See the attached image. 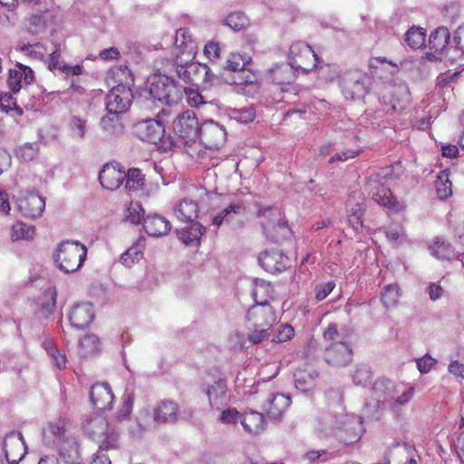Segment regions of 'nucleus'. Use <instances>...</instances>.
Segmentation results:
<instances>
[{
    "mask_svg": "<svg viewBox=\"0 0 464 464\" xmlns=\"http://www.w3.org/2000/svg\"><path fill=\"white\" fill-rule=\"evenodd\" d=\"M253 401L269 418L279 419L291 404V399L281 393H273L269 390H263L256 392Z\"/></svg>",
    "mask_w": 464,
    "mask_h": 464,
    "instance_id": "1a4fd4ad",
    "label": "nucleus"
},
{
    "mask_svg": "<svg viewBox=\"0 0 464 464\" xmlns=\"http://www.w3.org/2000/svg\"><path fill=\"white\" fill-rule=\"evenodd\" d=\"M150 93L155 99L168 105L178 103L183 95V87L167 76H154L150 86Z\"/></svg>",
    "mask_w": 464,
    "mask_h": 464,
    "instance_id": "9d476101",
    "label": "nucleus"
},
{
    "mask_svg": "<svg viewBox=\"0 0 464 464\" xmlns=\"http://www.w3.org/2000/svg\"><path fill=\"white\" fill-rule=\"evenodd\" d=\"M353 331L348 327L339 328L337 324L332 323L327 325L323 334V338L326 342L334 343H351Z\"/></svg>",
    "mask_w": 464,
    "mask_h": 464,
    "instance_id": "72a5a7b5",
    "label": "nucleus"
},
{
    "mask_svg": "<svg viewBox=\"0 0 464 464\" xmlns=\"http://www.w3.org/2000/svg\"><path fill=\"white\" fill-rule=\"evenodd\" d=\"M319 73L320 77L327 82H333L335 79L339 80V76L341 75L339 67L336 64L331 63L321 66Z\"/></svg>",
    "mask_w": 464,
    "mask_h": 464,
    "instance_id": "69168bd1",
    "label": "nucleus"
},
{
    "mask_svg": "<svg viewBox=\"0 0 464 464\" xmlns=\"http://www.w3.org/2000/svg\"><path fill=\"white\" fill-rule=\"evenodd\" d=\"M373 200L386 208L388 214H398L404 210L405 204L399 201L391 188L384 184H380L372 192Z\"/></svg>",
    "mask_w": 464,
    "mask_h": 464,
    "instance_id": "6ab92c4d",
    "label": "nucleus"
},
{
    "mask_svg": "<svg viewBox=\"0 0 464 464\" xmlns=\"http://www.w3.org/2000/svg\"><path fill=\"white\" fill-rule=\"evenodd\" d=\"M90 399L94 408L98 411H110L114 400V395L109 384H93L90 392Z\"/></svg>",
    "mask_w": 464,
    "mask_h": 464,
    "instance_id": "5701e85b",
    "label": "nucleus"
},
{
    "mask_svg": "<svg viewBox=\"0 0 464 464\" xmlns=\"http://www.w3.org/2000/svg\"><path fill=\"white\" fill-rule=\"evenodd\" d=\"M415 448L408 442H392L385 458L388 464H417L416 459L413 457Z\"/></svg>",
    "mask_w": 464,
    "mask_h": 464,
    "instance_id": "f3484780",
    "label": "nucleus"
},
{
    "mask_svg": "<svg viewBox=\"0 0 464 464\" xmlns=\"http://www.w3.org/2000/svg\"><path fill=\"white\" fill-rule=\"evenodd\" d=\"M414 393L415 389L412 386L403 383L396 385L393 397L390 398L392 401V406L396 408L405 405L412 399Z\"/></svg>",
    "mask_w": 464,
    "mask_h": 464,
    "instance_id": "37998d69",
    "label": "nucleus"
},
{
    "mask_svg": "<svg viewBox=\"0 0 464 464\" xmlns=\"http://www.w3.org/2000/svg\"><path fill=\"white\" fill-rule=\"evenodd\" d=\"M87 256V248L77 241L62 242L54 254V260L60 270L65 273L77 271Z\"/></svg>",
    "mask_w": 464,
    "mask_h": 464,
    "instance_id": "39448f33",
    "label": "nucleus"
},
{
    "mask_svg": "<svg viewBox=\"0 0 464 464\" xmlns=\"http://www.w3.org/2000/svg\"><path fill=\"white\" fill-rule=\"evenodd\" d=\"M108 420L102 416L92 418L84 425V430L93 440H101L104 433L110 430Z\"/></svg>",
    "mask_w": 464,
    "mask_h": 464,
    "instance_id": "e433bc0d",
    "label": "nucleus"
},
{
    "mask_svg": "<svg viewBox=\"0 0 464 464\" xmlns=\"http://www.w3.org/2000/svg\"><path fill=\"white\" fill-rule=\"evenodd\" d=\"M225 24L232 30L238 32L246 29L250 25V20L245 13L235 11L227 14L225 19Z\"/></svg>",
    "mask_w": 464,
    "mask_h": 464,
    "instance_id": "de8ad7c7",
    "label": "nucleus"
},
{
    "mask_svg": "<svg viewBox=\"0 0 464 464\" xmlns=\"http://www.w3.org/2000/svg\"><path fill=\"white\" fill-rule=\"evenodd\" d=\"M4 450L9 463H18L26 454V445L20 432H10L4 440Z\"/></svg>",
    "mask_w": 464,
    "mask_h": 464,
    "instance_id": "a211bd4d",
    "label": "nucleus"
},
{
    "mask_svg": "<svg viewBox=\"0 0 464 464\" xmlns=\"http://www.w3.org/2000/svg\"><path fill=\"white\" fill-rule=\"evenodd\" d=\"M99 444L100 453L102 451H108L111 450H116L119 448V434L114 429H110L104 433V436L101 437V440H96Z\"/></svg>",
    "mask_w": 464,
    "mask_h": 464,
    "instance_id": "603ef678",
    "label": "nucleus"
},
{
    "mask_svg": "<svg viewBox=\"0 0 464 464\" xmlns=\"http://www.w3.org/2000/svg\"><path fill=\"white\" fill-rule=\"evenodd\" d=\"M231 118L242 123H249L255 120L256 111L253 107L234 109Z\"/></svg>",
    "mask_w": 464,
    "mask_h": 464,
    "instance_id": "052dcab7",
    "label": "nucleus"
},
{
    "mask_svg": "<svg viewBox=\"0 0 464 464\" xmlns=\"http://www.w3.org/2000/svg\"><path fill=\"white\" fill-rule=\"evenodd\" d=\"M183 93L186 94L187 102L190 107L198 108L207 103L205 98L198 89L183 88Z\"/></svg>",
    "mask_w": 464,
    "mask_h": 464,
    "instance_id": "e2e57ef3",
    "label": "nucleus"
},
{
    "mask_svg": "<svg viewBox=\"0 0 464 464\" xmlns=\"http://www.w3.org/2000/svg\"><path fill=\"white\" fill-rule=\"evenodd\" d=\"M211 408L219 410L227 402V385L225 380H218L214 382L207 391Z\"/></svg>",
    "mask_w": 464,
    "mask_h": 464,
    "instance_id": "c85d7f7f",
    "label": "nucleus"
},
{
    "mask_svg": "<svg viewBox=\"0 0 464 464\" xmlns=\"http://www.w3.org/2000/svg\"><path fill=\"white\" fill-rule=\"evenodd\" d=\"M61 53L59 48L57 46L54 47V50L49 54L47 60V67L50 71L55 72L58 71L61 73H64L66 75H81L82 73V66L76 65H67L61 64L60 63Z\"/></svg>",
    "mask_w": 464,
    "mask_h": 464,
    "instance_id": "c756f323",
    "label": "nucleus"
},
{
    "mask_svg": "<svg viewBox=\"0 0 464 464\" xmlns=\"http://www.w3.org/2000/svg\"><path fill=\"white\" fill-rule=\"evenodd\" d=\"M135 135L141 140L158 144L164 151L170 150L176 143L170 138H166L162 123L154 119L137 122L133 127Z\"/></svg>",
    "mask_w": 464,
    "mask_h": 464,
    "instance_id": "6e6552de",
    "label": "nucleus"
},
{
    "mask_svg": "<svg viewBox=\"0 0 464 464\" xmlns=\"http://www.w3.org/2000/svg\"><path fill=\"white\" fill-rule=\"evenodd\" d=\"M353 351L351 343H334L326 346L325 362L333 367H345L352 362Z\"/></svg>",
    "mask_w": 464,
    "mask_h": 464,
    "instance_id": "4468645a",
    "label": "nucleus"
},
{
    "mask_svg": "<svg viewBox=\"0 0 464 464\" xmlns=\"http://www.w3.org/2000/svg\"><path fill=\"white\" fill-rule=\"evenodd\" d=\"M125 188L130 191H138L145 184V175L137 168L130 169L125 172Z\"/></svg>",
    "mask_w": 464,
    "mask_h": 464,
    "instance_id": "09e8293b",
    "label": "nucleus"
},
{
    "mask_svg": "<svg viewBox=\"0 0 464 464\" xmlns=\"http://www.w3.org/2000/svg\"><path fill=\"white\" fill-rule=\"evenodd\" d=\"M34 79V73L29 66L17 63L14 68L9 70L7 82L10 90L16 93L21 90L23 83L30 84Z\"/></svg>",
    "mask_w": 464,
    "mask_h": 464,
    "instance_id": "393cba45",
    "label": "nucleus"
},
{
    "mask_svg": "<svg viewBox=\"0 0 464 464\" xmlns=\"http://www.w3.org/2000/svg\"><path fill=\"white\" fill-rule=\"evenodd\" d=\"M20 213L27 218H36L42 216L45 208V201L38 194L29 192L17 201Z\"/></svg>",
    "mask_w": 464,
    "mask_h": 464,
    "instance_id": "aec40b11",
    "label": "nucleus"
},
{
    "mask_svg": "<svg viewBox=\"0 0 464 464\" xmlns=\"http://www.w3.org/2000/svg\"><path fill=\"white\" fill-rule=\"evenodd\" d=\"M199 126L195 113L191 111H186L179 114L172 124L173 131L179 141L187 147V153L193 159L202 157L201 150H197L192 147L198 137Z\"/></svg>",
    "mask_w": 464,
    "mask_h": 464,
    "instance_id": "7ed1b4c3",
    "label": "nucleus"
},
{
    "mask_svg": "<svg viewBox=\"0 0 464 464\" xmlns=\"http://www.w3.org/2000/svg\"><path fill=\"white\" fill-rule=\"evenodd\" d=\"M43 346L46 351L48 356L51 358L53 363L59 369H65L67 364V358L64 353L59 350L52 339H46L43 343Z\"/></svg>",
    "mask_w": 464,
    "mask_h": 464,
    "instance_id": "79ce46f5",
    "label": "nucleus"
},
{
    "mask_svg": "<svg viewBox=\"0 0 464 464\" xmlns=\"http://www.w3.org/2000/svg\"><path fill=\"white\" fill-rule=\"evenodd\" d=\"M395 387L389 379L382 377L374 382L372 391L378 398L390 399L393 397Z\"/></svg>",
    "mask_w": 464,
    "mask_h": 464,
    "instance_id": "3c124183",
    "label": "nucleus"
},
{
    "mask_svg": "<svg viewBox=\"0 0 464 464\" xmlns=\"http://www.w3.org/2000/svg\"><path fill=\"white\" fill-rule=\"evenodd\" d=\"M450 39V33L446 26L435 29L430 35L429 48L434 54H440L447 48Z\"/></svg>",
    "mask_w": 464,
    "mask_h": 464,
    "instance_id": "2f4dec72",
    "label": "nucleus"
},
{
    "mask_svg": "<svg viewBox=\"0 0 464 464\" xmlns=\"http://www.w3.org/2000/svg\"><path fill=\"white\" fill-rule=\"evenodd\" d=\"M227 137L226 128L213 120H206L199 126L198 138L208 150H218L222 148L227 141Z\"/></svg>",
    "mask_w": 464,
    "mask_h": 464,
    "instance_id": "f8f14e48",
    "label": "nucleus"
},
{
    "mask_svg": "<svg viewBox=\"0 0 464 464\" xmlns=\"http://www.w3.org/2000/svg\"><path fill=\"white\" fill-rule=\"evenodd\" d=\"M258 261L260 266L271 274L285 271L289 264L288 257L279 250H265L260 253Z\"/></svg>",
    "mask_w": 464,
    "mask_h": 464,
    "instance_id": "412c9836",
    "label": "nucleus"
},
{
    "mask_svg": "<svg viewBox=\"0 0 464 464\" xmlns=\"http://www.w3.org/2000/svg\"><path fill=\"white\" fill-rule=\"evenodd\" d=\"M399 297V287L394 285H389L383 288L381 300L386 308H391L398 304Z\"/></svg>",
    "mask_w": 464,
    "mask_h": 464,
    "instance_id": "5fc2aeb1",
    "label": "nucleus"
},
{
    "mask_svg": "<svg viewBox=\"0 0 464 464\" xmlns=\"http://www.w3.org/2000/svg\"><path fill=\"white\" fill-rule=\"evenodd\" d=\"M172 56L173 61L184 58L182 62L192 61L196 56V44L185 28H179L176 31Z\"/></svg>",
    "mask_w": 464,
    "mask_h": 464,
    "instance_id": "2eb2a0df",
    "label": "nucleus"
},
{
    "mask_svg": "<svg viewBox=\"0 0 464 464\" xmlns=\"http://www.w3.org/2000/svg\"><path fill=\"white\" fill-rule=\"evenodd\" d=\"M0 109L3 111H9L15 110L19 114L23 113V111L16 104V100L11 93H4L0 95Z\"/></svg>",
    "mask_w": 464,
    "mask_h": 464,
    "instance_id": "338daca9",
    "label": "nucleus"
},
{
    "mask_svg": "<svg viewBox=\"0 0 464 464\" xmlns=\"http://www.w3.org/2000/svg\"><path fill=\"white\" fill-rule=\"evenodd\" d=\"M188 227L178 231V237L185 245L198 242L206 228L198 222H189Z\"/></svg>",
    "mask_w": 464,
    "mask_h": 464,
    "instance_id": "ea45409f",
    "label": "nucleus"
},
{
    "mask_svg": "<svg viewBox=\"0 0 464 464\" xmlns=\"http://www.w3.org/2000/svg\"><path fill=\"white\" fill-rule=\"evenodd\" d=\"M36 233V228L33 225H28L21 220H16L10 228V237L12 241L33 240Z\"/></svg>",
    "mask_w": 464,
    "mask_h": 464,
    "instance_id": "4c0bfd02",
    "label": "nucleus"
},
{
    "mask_svg": "<svg viewBox=\"0 0 464 464\" xmlns=\"http://www.w3.org/2000/svg\"><path fill=\"white\" fill-rule=\"evenodd\" d=\"M318 376L319 373L313 364L304 363L298 367L294 373L295 385L299 391L308 392L315 387Z\"/></svg>",
    "mask_w": 464,
    "mask_h": 464,
    "instance_id": "b1692460",
    "label": "nucleus"
},
{
    "mask_svg": "<svg viewBox=\"0 0 464 464\" xmlns=\"http://www.w3.org/2000/svg\"><path fill=\"white\" fill-rule=\"evenodd\" d=\"M179 406L172 401H160L153 411L154 420L159 423L174 422L178 419Z\"/></svg>",
    "mask_w": 464,
    "mask_h": 464,
    "instance_id": "cd10ccee",
    "label": "nucleus"
},
{
    "mask_svg": "<svg viewBox=\"0 0 464 464\" xmlns=\"http://www.w3.org/2000/svg\"><path fill=\"white\" fill-rule=\"evenodd\" d=\"M145 241V237L140 236L130 247L121 254V262L123 266L130 267L142 258Z\"/></svg>",
    "mask_w": 464,
    "mask_h": 464,
    "instance_id": "f704fd0d",
    "label": "nucleus"
},
{
    "mask_svg": "<svg viewBox=\"0 0 464 464\" xmlns=\"http://www.w3.org/2000/svg\"><path fill=\"white\" fill-rule=\"evenodd\" d=\"M256 217L266 237L275 243H282L292 237V230L284 213L276 208H259Z\"/></svg>",
    "mask_w": 464,
    "mask_h": 464,
    "instance_id": "f257e3e1",
    "label": "nucleus"
},
{
    "mask_svg": "<svg viewBox=\"0 0 464 464\" xmlns=\"http://www.w3.org/2000/svg\"><path fill=\"white\" fill-rule=\"evenodd\" d=\"M289 63L295 71L310 72L317 67L319 58L313 48L306 43H293L289 50Z\"/></svg>",
    "mask_w": 464,
    "mask_h": 464,
    "instance_id": "9b49d317",
    "label": "nucleus"
},
{
    "mask_svg": "<svg viewBox=\"0 0 464 464\" xmlns=\"http://www.w3.org/2000/svg\"><path fill=\"white\" fill-rule=\"evenodd\" d=\"M38 150L36 144L26 143L19 148L17 155L24 161H31L36 157Z\"/></svg>",
    "mask_w": 464,
    "mask_h": 464,
    "instance_id": "774afa93",
    "label": "nucleus"
},
{
    "mask_svg": "<svg viewBox=\"0 0 464 464\" xmlns=\"http://www.w3.org/2000/svg\"><path fill=\"white\" fill-rule=\"evenodd\" d=\"M352 378L355 385H364L371 380L372 372L368 366L359 365L354 369Z\"/></svg>",
    "mask_w": 464,
    "mask_h": 464,
    "instance_id": "680f3d73",
    "label": "nucleus"
},
{
    "mask_svg": "<svg viewBox=\"0 0 464 464\" xmlns=\"http://www.w3.org/2000/svg\"><path fill=\"white\" fill-rule=\"evenodd\" d=\"M228 197L222 194L206 193L201 199L202 204L215 208L222 204H227L221 211L212 218V225L218 228L224 221L229 222L236 216L243 215L246 212V205L242 199L228 201Z\"/></svg>",
    "mask_w": 464,
    "mask_h": 464,
    "instance_id": "0eeeda50",
    "label": "nucleus"
},
{
    "mask_svg": "<svg viewBox=\"0 0 464 464\" xmlns=\"http://www.w3.org/2000/svg\"><path fill=\"white\" fill-rule=\"evenodd\" d=\"M79 348L83 356L96 353L101 349V343L95 334H86L79 341Z\"/></svg>",
    "mask_w": 464,
    "mask_h": 464,
    "instance_id": "864d4df0",
    "label": "nucleus"
},
{
    "mask_svg": "<svg viewBox=\"0 0 464 464\" xmlns=\"http://www.w3.org/2000/svg\"><path fill=\"white\" fill-rule=\"evenodd\" d=\"M268 78L276 84H290L296 78L295 70L289 63L276 64L268 71Z\"/></svg>",
    "mask_w": 464,
    "mask_h": 464,
    "instance_id": "bb28decb",
    "label": "nucleus"
},
{
    "mask_svg": "<svg viewBox=\"0 0 464 464\" xmlns=\"http://www.w3.org/2000/svg\"><path fill=\"white\" fill-rule=\"evenodd\" d=\"M145 231L151 237H163L169 234L171 228L169 221L160 215H149L144 218Z\"/></svg>",
    "mask_w": 464,
    "mask_h": 464,
    "instance_id": "a878e982",
    "label": "nucleus"
},
{
    "mask_svg": "<svg viewBox=\"0 0 464 464\" xmlns=\"http://www.w3.org/2000/svg\"><path fill=\"white\" fill-rule=\"evenodd\" d=\"M57 290L55 286L48 287L41 299V309L46 314H52L56 305Z\"/></svg>",
    "mask_w": 464,
    "mask_h": 464,
    "instance_id": "6e6d98bb",
    "label": "nucleus"
},
{
    "mask_svg": "<svg viewBox=\"0 0 464 464\" xmlns=\"http://www.w3.org/2000/svg\"><path fill=\"white\" fill-rule=\"evenodd\" d=\"M430 250L432 256L438 259H450L454 255V249L451 245L444 239L437 237L430 246Z\"/></svg>",
    "mask_w": 464,
    "mask_h": 464,
    "instance_id": "49530a36",
    "label": "nucleus"
},
{
    "mask_svg": "<svg viewBox=\"0 0 464 464\" xmlns=\"http://www.w3.org/2000/svg\"><path fill=\"white\" fill-rule=\"evenodd\" d=\"M348 222L355 231L362 228V217L365 212L364 198L360 197L359 200L351 206Z\"/></svg>",
    "mask_w": 464,
    "mask_h": 464,
    "instance_id": "c03bdc74",
    "label": "nucleus"
},
{
    "mask_svg": "<svg viewBox=\"0 0 464 464\" xmlns=\"http://www.w3.org/2000/svg\"><path fill=\"white\" fill-rule=\"evenodd\" d=\"M21 50L27 56L36 60H43L47 54V48L41 43L24 44Z\"/></svg>",
    "mask_w": 464,
    "mask_h": 464,
    "instance_id": "13d9d810",
    "label": "nucleus"
},
{
    "mask_svg": "<svg viewBox=\"0 0 464 464\" xmlns=\"http://www.w3.org/2000/svg\"><path fill=\"white\" fill-rule=\"evenodd\" d=\"M175 216L182 222H194L198 218V204L187 198L182 199L174 209Z\"/></svg>",
    "mask_w": 464,
    "mask_h": 464,
    "instance_id": "c9c22d12",
    "label": "nucleus"
},
{
    "mask_svg": "<svg viewBox=\"0 0 464 464\" xmlns=\"http://www.w3.org/2000/svg\"><path fill=\"white\" fill-rule=\"evenodd\" d=\"M426 31L421 27H411L405 34V42L412 49H420L424 46Z\"/></svg>",
    "mask_w": 464,
    "mask_h": 464,
    "instance_id": "8fccbe9b",
    "label": "nucleus"
},
{
    "mask_svg": "<svg viewBox=\"0 0 464 464\" xmlns=\"http://www.w3.org/2000/svg\"><path fill=\"white\" fill-rule=\"evenodd\" d=\"M184 58L173 61L177 76L193 86L198 87L201 84H213L217 76L211 72L207 64L192 61L182 62Z\"/></svg>",
    "mask_w": 464,
    "mask_h": 464,
    "instance_id": "423d86ee",
    "label": "nucleus"
},
{
    "mask_svg": "<svg viewBox=\"0 0 464 464\" xmlns=\"http://www.w3.org/2000/svg\"><path fill=\"white\" fill-rule=\"evenodd\" d=\"M435 189L440 199L444 200L452 195V183L449 169L441 170L435 181Z\"/></svg>",
    "mask_w": 464,
    "mask_h": 464,
    "instance_id": "a19ab883",
    "label": "nucleus"
},
{
    "mask_svg": "<svg viewBox=\"0 0 464 464\" xmlns=\"http://www.w3.org/2000/svg\"><path fill=\"white\" fill-rule=\"evenodd\" d=\"M387 238V240L393 246H397L407 241V234L401 225H392L389 227H382L380 228Z\"/></svg>",
    "mask_w": 464,
    "mask_h": 464,
    "instance_id": "a18cd8bd",
    "label": "nucleus"
},
{
    "mask_svg": "<svg viewBox=\"0 0 464 464\" xmlns=\"http://www.w3.org/2000/svg\"><path fill=\"white\" fill-rule=\"evenodd\" d=\"M126 178L124 168L118 162L106 163L99 174L101 185L108 190L119 188Z\"/></svg>",
    "mask_w": 464,
    "mask_h": 464,
    "instance_id": "dca6fc26",
    "label": "nucleus"
},
{
    "mask_svg": "<svg viewBox=\"0 0 464 464\" xmlns=\"http://www.w3.org/2000/svg\"><path fill=\"white\" fill-rule=\"evenodd\" d=\"M274 287L270 283L264 280L256 282L253 289V298L255 304H270L274 299Z\"/></svg>",
    "mask_w": 464,
    "mask_h": 464,
    "instance_id": "58836bf2",
    "label": "nucleus"
},
{
    "mask_svg": "<svg viewBox=\"0 0 464 464\" xmlns=\"http://www.w3.org/2000/svg\"><path fill=\"white\" fill-rule=\"evenodd\" d=\"M370 78L359 68H351L341 73L338 85L346 100L359 101L369 93Z\"/></svg>",
    "mask_w": 464,
    "mask_h": 464,
    "instance_id": "20e7f679",
    "label": "nucleus"
},
{
    "mask_svg": "<svg viewBox=\"0 0 464 464\" xmlns=\"http://www.w3.org/2000/svg\"><path fill=\"white\" fill-rule=\"evenodd\" d=\"M94 319V309L92 303L76 304L69 314V321L76 329L88 327Z\"/></svg>",
    "mask_w": 464,
    "mask_h": 464,
    "instance_id": "4be33fe9",
    "label": "nucleus"
},
{
    "mask_svg": "<svg viewBox=\"0 0 464 464\" xmlns=\"http://www.w3.org/2000/svg\"><path fill=\"white\" fill-rule=\"evenodd\" d=\"M241 424L246 432L258 434L266 428L264 413L252 410L245 411L241 417Z\"/></svg>",
    "mask_w": 464,
    "mask_h": 464,
    "instance_id": "7c9ffc66",
    "label": "nucleus"
},
{
    "mask_svg": "<svg viewBox=\"0 0 464 464\" xmlns=\"http://www.w3.org/2000/svg\"><path fill=\"white\" fill-rule=\"evenodd\" d=\"M246 320L253 329L248 339L259 343L268 336V331L276 324L277 317L271 304H253L246 313Z\"/></svg>",
    "mask_w": 464,
    "mask_h": 464,
    "instance_id": "f03ea898",
    "label": "nucleus"
},
{
    "mask_svg": "<svg viewBox=\"0 0 464 464\" xmlns=\"http://www.w3.org/2000/svg\"><path fill=\"white\" fill-rule=\"evenodd\" d=\"M65 432L64 420L58 419L53 421H49L43 428V438L47 445H53L60 441Z\"/></svg>",
    "mask_w": 464,
    "mask_h": 464,
    "instance_id": "473e14b6",
    "label": "nucleus"
},
{
    "mask_svg": "<svg viewBox=\"0 0 464 464\" xmlns=\"http://www.w3.org/2000/svg\"><path fill=\"white\" fill-rule=\"evenodd\" d=\"M360 154L361 149L358 145H355L353 148L345 149L341 152L335 153L329 159L328 163L332 164L337 161H345L351 159H354Z\"/></svg>",
    "mask_w": 464,
    "mask_h": 464,
    "instance_id": "0e129e2a",
    "label": "nucleus"
},
{
    "mask_svg": "<svg viewBox=\"0 0 464 464\" xmlns=\"http://www.w3.org/2000/svg\"><path fill=\"white\" fill-rule=\"evenodd\" d=\"M132 92L127 84L114 85L106 98L109 113L119 114L126 111L131 104Z\"/></svg>",
    "mask_w": 464,
    "mask_h": 464,
    "instance_id": "ddd939ff",
    "label": "nucleus"
},
{
    "mask_svg": "<svg viewBox=\"0 0 464 464\" xmlns=\"http://www.w3.org/2000/svg\"><path fill=\"white\" fill-rule=\"evenodd\" d=\"M234 76V83L237 85H255L257 82L256 75L245 67L236 72Z\"/></svg>",
    "mask_w": 464,
    "mask_h": 464,
    "instance_id": "bf43d9fd",
    "label": "nucleus"
},
{
    "mask_svg": "<svg viewBox=\"0 0 464 464\" xmlns=\"http://www.w3.org/2000/svg\"><path fill=\"white\" fill-rule=\"evenodd\" d=\"M130 72L127 67L116 66L111 68L107 72L106 80L109 83H112L115 85L126 84L124 82L127 81V79L130 76Z\"/></svg>",
    "mask_w": 464,
    "mask_h": 464,
    "instance_id": "4d7b16f0",
    "label": "nucleus"
}]
</instances>
